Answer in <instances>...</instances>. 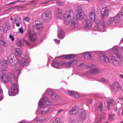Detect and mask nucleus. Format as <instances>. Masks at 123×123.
<instances>
[{"instance_id": "f257e3e1", "label": "nucleus", "mask_w": 123, "mask_h": 123, "mask_svg": "<svg viewBox=\"0 0 123 123\" xmlns=\"http://www.w3.org/2000/svg\"><path fill=\"white\" fill-rule=\"evenodd\" d=\"M42 23L40 22L39 19H37L33 22L32 25L33 31L30 30L29 31V36L30 38H36L37 37V34L36 32H39L41 31L43 27V25Z\"/></svg>"}, {"instance_id": "f03ea898", "label": "nucleus", "mask_w": 123, "mask_h": 123, "mask_svg": "<svg viewBox=\"0 0 123 123\" xmlns=\"http://www.w3.org/2000/svg\"><path fill=\"white\" fill-rule=\"evenodd\" d=\"M20 60L19 63H20V67H17L16 68L15 71L14 73L12 74V76L15 79H17L19 75L20 74V71L22 68H20L24 67L27 66L28 60L27 59H25L24 58H22L21 57H19Z\"/></svg>"}, {"instance_id": "7ed1b4c3", "label": "nucleus", "mask_w": 123, "mask_h": 123, "mask_svg": "<svg viewBox=\"0 0 123 123\" xmlns=\"http://www.w3.org/2000/svg\"><path fill=\"white\" fill-rule=\"evenodd\" d=\"M64 21L66 25H67L70 23L74 18L75 15L72 13V12L71 10L66 11L64 14Z\"/></svg>"}, {"instance_id": "20e7f679", "label": "nucleus", "mask_w": 123, "mask_h": 123, "mask_svg": "<svg viewBox=\"0 0 123 123\" xmlns=\"http://www.w3.org/2000/svg\"><path fill=\"white\" fill-rule=\"evenodd\" d=\"M51 101L47 98L44 97L39 101L38 105L41 108H43L47 105L50 104Z\"/></svg>"}, {"instance_id": "39448f33", "label": "nucleus", "mask_w": 123, "mask_h": 123, "mask_svg": "<svg viewBox=\"0 0 123 123\" xmlns=\"http://www.w3.org/2000/svg\"><path fill=\"white\" fill-rule=\"evenodd\" d=\"M86 68L87 69L91 70V73H92L95 74L98 73L99 72V69L95 65L93 64L91 65H86Z\"/></svg>"}, {"instance_id": "423d86ee", "label": "nucleus", "mask_w": 123, "mask_h": 123, "mask_svg": "<svg viewBox=\"0 0 123 123\" xmlns=\"http://www.w3.org/2000/svg\"><path fill=\"white\" fill-rule=\"evenodd\" d=\"M76 18L79 20L83 19V12L82 8L80 6H78L77 7L76 11Z\"/></svg>"}, {"instance_id": "0eeeda50", "label": "nucleus", "mask_w": 123, "mask_h": 123, "mask_svg": "<svg viewBox=\"0 0 123 123\" xmlns=\"http://www.w3.org/2000/svg\"><path fill=\"white\" fill-rule=\"evenodd\" d=\"M8 65L6 60H1L0 61V71H6Z\"/></svg>"}, {"instance_id": "6e6552de", "label": "nucleus", "mask_w": 123, "mask_h": 123, "mask_svg": "<svg viewBox=\"0 0 123 123\" xmlns=\"http://www.w3.org/2000/svg\"><path fill=\"white\" fill-rule=\"evenodd\" d=\"M0 76L1 81L4 83L8 82L10 79V78L6 75V72L0 71Z\"/></svg>"}, {"instance_id": "1a4fd4ad", "label": "nucleus", "mask_w": 123, "mask_h": 123, "mask_svg": "<svg viewBox=\"0 0 123 123\" xmlns=\"http://www.w3.org/2000/svg\"><path fill=\"white\" fill-rule=\"evenodd\" d=\"M62 9L61 8H56L54 11L55 15L58 18H62Z\"/></svg>"}, {"instance_id": "9d476101", "label": "nucleus", "mask_w": 123, "mask_h": 123, "mask_svg": "<svg viewBox=\"0 0 123 123\" xmlns=\"http://www.w3.org/2000/svg\"><path fill=\"white\" fill-rule=\"evenodd\" d=\"M18 86L17 82L13 83L11 86V92L13 95H15L18 93Z\"/></svg>"}, {"instance_id": "9b49d317", "label": "nucleus", "mask_w": 123, "mask_h": 123, "mask_svg": "<svg viewBox=\"0 0 123 123\" xmlns=\"http://www.w3.org/2000/svg\"><path fill=\"white\" fill-rule=\"evenodd\" d=\"M86 113L85 111L82 110L80 113L79 119L78 121L79 123H82L85 119Z\"/></svg>"}, {"instance_id": "f8f14e48", "label": "nucleus", "mask_w": 123, "mask_h": 123, "mask_svg": "<svg viewBox=\"0 0 123 123\" xmlns=\"http://www.w3.org/2000/svg\"><path fill=\"white\" fill-rule=\"evenodd\" d=\"M121 89V86L117 82H115L114 83L111 88L112 91L114 92H117L120 90Z\"/></svg>"}, {"instance_id": "ddd939ff", "label": "nucleus", "mask_w": 123, "mask_h": 123, "mask_svg": "<svg viewBox=\"0 0 123 123\" xmlns=\"http://www.w3.org/2000/svg\"><path fill=\"white\" fill-rule=\"evenodd\" d=\"M42 16L44 19L49 20L51 18V12L49 11H46L42 14Z\"/></svg>"}, {"instance_id": "4468645a", "label": "nucleus", "mask_w": 123, "mask_h": 123, "mask_svg": "<svg viewBox=\"0 0 123 123\" xmlns=\"http://www.w3.org/2000/svg\"><path fill=\"white\" fill-rule=\"evenodd\" d=\"M79 107L76 106L73 107L72 109L69 111V113L71 115H77L79 113Z\"/></svg>"}, {"instance_id": "2eb2a0df", "label": "nucleus", "mask_w": 123, "mask_h": 123, "mask_svg": "<svg viewBox=\"0 0 123 123\" xmlns=\"http://www.w3.org/2000/svg\"><path fill=\"white\" fill-rule=\"evenodd\" d=\"M111 62L114 65L117 66L120 65L121 62L120 60H118L114 56H112L111 57Z\"/></svg>"}, {"instance_id": "dca6fc26", "label": "nucleus", "mask_w": 123, "mask_h": 123, "mask_svg": "<svg viewBox=\"0 0 123 123\" xmlns=\"http://www.w3.org/2000/svg\"><path fill=\"white\" fill-rule=\"evenodd\" d=\"M7 61L11 66H12L17 64L18 62L16 58L15 57L13 58H11L10 56L8 57Z\"/></svg>"}, {"instance_id": "f3484780", "label": "nucleus", "mask_w": 123, "mask_h": 123, "mask_svg": "<svg viewBox=\"0 0 123 123\" xmlns=\"http://www.w3.org/2000/svg\"><path fill=\"white\" fill-rule=\"evenodd\" d=\"M94 12V10H93L90 13L89 16V21L93 23L95 22V20L96 15Z\"/></svg>"}, {"instance_id": "a211bd4d", "label": "nucleus", "mask_w": 123, "mask_h": 123, "mask_svg": "<svg viewBox=\"0 0 123 123\" xmlns=\"http://www.w3.org/2000/svg\"><path fill=\"white\" fill-rule=\"evenodd\" d=\"M109 10L105 7L103 8L101 12V16L103 18H107L108 16Z\"/></svg>"}, {"instance_id": "6ab92c4d", "label": "nucleus", "mask_w": 123, "mask_h": 123, "mask_svg": "<svg viewBox=\"0 0 123 123\" xmlns=\"http://www.w3.org/2000/svg\"><path fill=\"white\" fill-rule=\"evenodd\" d=\"M70 20L71 22H70V23H71V25L72 29H75L76 28L78 25L77 21L74 19H74L72 20Z\"/></svg>"}, {"instance_id": "aec40b11", "label": "nucleus", "mask_w": 123, "mask_h": 123, "mask_svg": "<svg viewBox=\"0 0 123 123\" xmlns=\"http://www.w3.org/2000/svg\"><path fill=\"white\" fill-rule=\"evenodd\" d=\"M93 23L90 22V21H88L86 22L85 26L86 31H88L91 30L92 27V24Z\"/></svg>"}, {"instance_id": "412c9836", "label": "nucleus", "mask_w": 123, "mask_h": 123, "mask_svg": "<svg viewBox=\"0 0 123 123\" xmlns=\"http://www.w3.org/2000/svg\"><path fill=\"white\" fill-rule=\"evenodd\" d=\"M67 94L73 97H75L77 98L79 97V94L77 92L73 91H68L67 92Z\"/></svg>"}, {"instance_id": "4be33fe9", "label": "nucleus", "mask_w": 123, "mask_h": 123, "mask_svg": "<svg viewBox=\"0 0 123 123\" xmlns=\"http://www.w3.org/2000/svg\"><path fill=\"white\" fill-rule=\"evenodd\" d=\"M113 49L114 54L116 55L117 58L120 59L122 58V55L118 52V50L117 48H114Z\"/></svg>"}, {"instance_id": "5701e85b", "label": "nucleus", "mask_w": 123, "mask_h": 123, "mask_svg": "<svg viewBox=\"0 0 123 123\" xmlns=\"http://www.w3.org/2000/svg\"><path fill=\"white\" fill-rule=\"evenodd\" d=\"M121 14L118 13L115 17H113L114 23H119L121 21Z\"/></svg>"}, {"instance_id": "b1692460", "label": "nucleus", "mask_w": 123, "mask_h": 123, "mask_svg": "<svg viewBox=\"0 0 123 123\" xmlns=\"http://www.w3.org/2000/svg\"><path fill=\"white\" fill-rule=\"evenodd\" d=\"M100 60L102 62L108 63L109 62V60L107 56L106 55H104L101 57Z\"/></svg>"}, {"instance_id": "393cba45", "label": "nucleus", "mask_w": 123, "mask_h": 123, "mask_svg": "<svg viewBox=\"0 0 123 123\" xmlns=\"http://www.w3.org/2000/svg\"><path fill=\"white\" fill-rule=\"evenodd\" d=\"M95 23H96L95 28L96 30L98 31H100L101 24L99 22V20H97Z\"/></svg>"}, {"instance_id": "a878e982", "label": "nucleus", "mask_w": 123, "mask_h": 123, "mask_svg": "<svg viewBox=\"0 0 123 123\" xmlns=\"http://www.w3.org/2000/svg\"><path fill=\"white\" fill-rule=\"evenodd\" d=\"M14 52L15 54L18 56H20L21 55V50L19 48H15L14 49Z\"/></svg>"}, {"instance_id": "bb28decb", "label": "nucleus", "mask_w": 123, "mask_h": 123, "mask_svg": "<svg viewBox=\"0 0 123 123\" xmlns=\"http://www.w3.org/2000/svg\"><path fill=\"white\" fill-rule=\"evenodd\" d=\"M22 20L20 18L18 17H16L13 19L12 23L15 24V22L17 23H21Z\"/></svg>"}, {"instance_id": "cd10ccee", "label": "nucleus", "mask_w": 123, "mask_h": 123, "mask_svg": "<svg viewBox=\"0 0 123 123\" xmlns=\"http://www.w3.org/2000/svg\"><path fill=\"white\" fill-rule=\"evenodd\" d=\"M52 64L53 67L56 68H58L60 66L59 63L57 61L53 62Z\"/></svg>"}, {"instance_id": "c85d7f7f", "label": "nucleus", "mask_w": 123, "mask_h": 123, "mask_svg": "<svg viewBox=\"0 0 123 123\" xmlns=\"http://www.w3.org/2000/svg\"><path fill=\"white\" fill-rule=\"evenodd\" d=\"M63 58L65 59H69L74 58L75 55L73 54H70L67 55H63Z\"/></svg>"}, {"instance_id": "c756f323", "label": "nucleus", "mask_w": 123, "mask_h": 123, "mask_svg": "<svg viewBox=\"0 0 123 123\" xmlns=\"http://www.w3.org/2000/svg\"><path fill=\"white\" fill-rule=\"evenodd\" d=\"M84 58L86 59H90L92 58L91 54L89 52H87L84 55Z\"/></svg>"}, {"instance_id": "7c9ffc66", "label": "nucleus", "mask_w": 123, "mask_h": 123, "mask_svg": "<svg viewBox=\"0 0 123 123\" xmlns=\"http://www.w3.org/2000/svg\"><path fill=\"white\" fill-rule=\"evenodd\" d=\"M49 108L48 107H46L44 109L42 110L41 111V114L43 115L45 114L48 112Z\"/></svg>"}, {"instance_id": "2f4dec72", "label": "nucleus", "mask_w": 123, "mask_h": 123, "mask_svg": "<svg viewBox=\"0 0 123 123\" xmlns=\"http://www.w3.org/2000/svg\"><path fill=\"white\" fill-rule=\"evenodd\" d=\"M58 38H63L64 37V34L62 30H60V32L58 33Z\"/></svg>"}, {"instance_id": "473e14b6", "label": "nucleus", "mask_w": 123, "mask_h": 123, "mask_svg": "<svg viewBox=\"0 0 123 123\" xmlns=\"http://www.w3.org/2000/svg\"><path fill=\"white\" fill-rule=\"evenodd\" d=\"M21 39V40L20 39L17 40V44L18 46H21L23 45L24 43L23 40L22 39Z\"/></svg>"}, {"instance_id": "72a5a7b5", "label": "nucleus", "mask_w": 123, "mask_h": 123, "mask_svg": "<svg viewBox=\"0 0 123 123\" xmlns=\"http://www.w3.org/2000/svg\"><path fill=\"white\" fill-rule=\"evenodd\" d=\"M107 22L108 24H113L114 22V17H111L109 18L107 20Z\"/></svg>"}, {"instance_id": "f704fd0d", "label": "nucleus", "mask_w": 123, "mask_h": 123, "mask_svg": "<svg viewBox=\"0 0 123 123\" xmlns=\"http://www.w3.org/2000/svg\"><path fill=\"white\" fill-rule=\"evenodd\" d=\"M10 26H9L8 25L6 24L4 26V27L3 28L4 29V32L5 33H6L8 30L10 29Z\"/></svg>"}, {"instance_id": "c9c22d12", "label": "nucleus", "mask_w": 123, "mask_h": 123, "mask_svg": "<svg viewBox=\"0 0 123 123\" xmlns=\"http://www.w3.org/2000/svg\"><path fill=\"white\" fill-rule=\"evenodd\" d=\"M50 96L51 98L54 99H57L58 98L57 94L55 93H53Z\"/></svg>"}, {"instance_id": "e433bc0d", "label": "nucleus", "mask_w": 123, "mask_h": 123, "mask_svg": "<svg viewBox=\"0 0 123 123\" xmlns=\"http://www.w3.org/2000/svg\"><path fill=\"white\" fill-rule=\"evenodd\" d=\"M45 93H47L48 95L50 96L53 93V91L50 89H48L46 91Z\"/></svg>"}, {"instance_id": "4c0bfd02", "label": "nucleus", "mask_w": 123, "mask_h": 123, "mask_svg": "<svg viewBox=\"0 0 123 123\" xmlns=\"http://www.w3.org/2000/svg\"><path fill=\"white\" fill-rule=\"evenodd\" d=\"M45 119L43 117H38L35 119L37 121H39L41 122L44 121Z\"/></svg>"}, {"instance_id": "58836bf2", "label": "nucleus", "mask_w": 123, "mask_h": 123, "mask_svg": "<svg viewBox=\"0 0 123 123\" xmlns=\"http://www.w3.org/2000/svg\"><path fill=\"white\" fill-rule=\"evenodd\" d=\"M115 117V115L114 114H110L109 117V119L110 121L113 120L114 119Z\"/></svg>"}, {"instance_id": "ea45409f", "label": "nucleus", "mask_w": 123, "mask_h": 123, "mask_svg": "<svg viewBox=\"0 0 123 123\" xmlns=\"http://www.w3.org/2000/svg\"><path fill=\"white\" fill-rule=\"evenodd\" d=\"M0 44L3 46L6 47L7 46V44L3 40H1L0 41Z\"/></svg>"}, {"instance_id": "a19ab883", "label": "nucleus", "mask_w": 123, "mask_h": 123, "mask_svg": "<svg viewBox=\"0 0 123 123\" xmlns=\"http://www.w3.org/2000/svg\"><path fill=\"white\" fill-rule=\"evenodd\" d=\"M66 62L64 61H61L59 62L60 66L66 67Z\"/></svg>"}, {"instance_id": "79ce46f5", "label": "nucleus", "mask_w": 123, "mask_h": 123, "mask_svg": "<svg viewBox=\"0 0 123 123\" xmlns=\"http://www.w3.org/2000/svg\"><path fill=\"white\" fill-rule=\"evenodd\" d=\"M70 62H71V65L72 67L75 66L76 65L77 63V62L76 60L71 61Z\"/></svg>"}, {"instance_id": "37998d69", "label": "nucleus", "mask_w": 123, "mask_h": 123, "mask_svg": "<svg viewBox=\"0 0 123 123\" xmlns=\"http://www.w3.org/2000/svg\"><path fill=\"white\" fill-rule=\"evenodd\" d=\"M71 63V62L70 61L68 62H66V67L68 68L70 67L71 66H72Z\"/></svg>"}, {"instance_id": "c03bdc74", "label": "nucleus", "mask_w": 123, "mask_h": 123, "mask_svg": "<svg viewBox=\"0 0 123 123\" xmlns=\"http://www.w3.org/2000/svg\"><path fill=\"white\" fill-rule=\"evenodd\" d=\"M105 114L104 113H103L101 114V116L100 117V120L101 121V120L102 119L104 118L105 117Z\"/></svg>"}, {"instance_id": "a18cd8bd", "label": "nucleus", "mask_w": 123, "mask_h": 123, "mask_svg": "<svg viewBox=\"0 0 123 123\" xmlns=\"http://www.w3.org/2000/svg\"><path fill=\"white\" fill-rule=\"evenodd\" d=\"M53 123H60V119L58 118H56L53 121Z\"/></svg>"}, {"instance_id": "49530a36", "label": "nucleus", "mask_w": 123, "mask_h": 123, "mask_svg": "<svg viewBox=\"0 0 123 123\" xmlns=\"http://www.w3.org/2000/svg\"><path fill=\"white\" fill-rule=\"evenodd\" d=\"M107 108L108 110H109L110 109V106L111 104L112 105L113 103V102H110L109 101H108L107 102Z\"/></svg>"}, {"instance_id": "de8ad7c7", "label": "nucleus", "mask_w": 123, "mask_h": 123, "mask_svg": "<svg viewBox=\"0 0 123 123\" xmlns=\"http://www.w3.org/2000/svg\"><path fill=\"white\" fill-rule=\"evenodd\" d=\"M25 1V0H18L17 1H15L12 2L10 3L9 4H11L18 2H24Z\"/></svg>"}, {"instance_id": "09e8293b", "label": "nucleus", "mask_w": 123, "mask_h": 123, "mask_svg": "<svg viewBox=\"0 0 123 123\" xmlns=\"http://www.w3.org/2000/svg\"><path fill=\"white\" fill-rule=\"evenodd\" d=\"M65 2L64 1H63L62 2H60L59 1H57L56 2L57 5H63L65 4Z\"/></svg>"}, {"instance_id": "8fccbe9b", "label": "nucleus", "mask_w": 123, "mask_h": 123, "mask_svg": "<svg viewBox=\"0 0 123 123\" xmlns=\"http://www.w3.org/2000/svg\"><path fill=\"white\" fill-rule=\"evenodd\" d=\"M98 108L99 110L100 111H101L102 110L103 108V105L101 103H100Z\"/></svg>"}, {"instance_id": "3c124183", "label": "nucleus", "mask_w": 123, "mask_h": 123, "mask_svg": "<svg viewBox=\"0 0 123 123\" xmlns=\"http://www.w3.org/2000/svg\"><path fill=\"white\" fill-rule=\"evenodd\" d=\"M101 80L102 81L105 83H107L108 82L109 80L108 79H105L104 78H103L101 79Z\"/></svg>"}, {"instance_id": "603ef678", "label": "nucleus", "mask_w": 123, "mask_h": 123, "mask_svg": "<svg viewBox=\"0 0 123 123\" xmlns=\"http://www.w3.org/2000/svg\"><path fill=\"white\" fill-rule=\"evenodd\" d=\"M19 32L21 34H23L24 32V29L23 28H19Z\"/></svg>"}, {"instance_id": "864d4df0", "label": "nucleus", "mask_w": 123, "mask_h": 123, "mask_svg": "<svg viewBox=\"0 0 123 123\" xmlns=\"http://www.w3.org/2000/svg\"><path fill=\"white\" fill-rule=\"evenodd\" d=\"M83 19L85 20L87 22L88 20H89L88 19V18L87 16L86 15H84L83 16Z\"/></svg>"}, {"instance_id": "5fc2aeb1", "label": "nucleus", "mask_w": 123, "mask_h": 123, "mask_svg": "<svg viewBox=\"0 0 123 123\" xmlns=\"http://www.w3.org/2000/svg\"><path fill=\"white\" fill-rule=\"evenodd\" d=\"M119 14H121V16H123V7H121V9L120 13Z\"/></svg>"}, {"instance_id": "6e6d98bb", "label": "nucleus", "mask_w": 123, "mask_h": 123, "mask_svg": "<svg viewBox=\"0 0 123 123\" xmlns=\"http://www.w3.org/2000/svg\"><path fill=\"white\" fill-rule=\"evenodd\" d=\"M69 122L70 123H74L75 122V120L73 119H70L69 120Z\"/></svg>"}, {"instance_id": "4d7b16f0", "label": "nucleus", "mask_w": 123, "mask_h": 123, "mask_svg": "<svg viewBox=\"0 0 123 123\" xmlns=\"http://www.w3.org/2000/svg\"><path fill=\"white\" fill-rule=\"evenodd\" d=\"M24 20H25L26 22H29L30 20V18L28 17H27L26 18H24Z\"/></svg>"}, {"instance_id": "13d9d810", "label": "nucleus", "mask_w": 123, "mask_h": 123, "mask_svg": "<svg viewBox=\"0 0 123 123\" xmlns=\"http://www.w3.org/2000/svg\"><path fill=\"white\" fill-rule=\"evenodd\" d=\"M3 92L2 90L1 89V88L0 87V95H2L3 94Z\"/></svg>"}, {"instance_id": "bf43d9fd", "label": "nucleus", "mask_w": 123, "mask_h": 123, "mask_svg": "<svg viewBox=\"0 0 123 123\" xmlns=\"http://www.w3.org/2000/svg\"><path fill=\"white\" fill-rule=\"evenodd\" d=\"M54 41L58 43L60 41L57 40V39H54Z\"/></svg>"}, {"instance_id": "052dcab7", "label": "nucleus", "mask_w": 123, "mask_h": 123, "mask_svg": "<svg viewBox=\"0 0 123 123\" xmlns=\"http://www.w3.org/2000/svg\"><path fill=\"white\" fill-rule=\"evenodd\" d=\"M119 75L120 78L123 80V75L122 74H120Z\"/></svg>"}, {"instance_id": "680f3d73", "label": "nucleus", "mask_w": 123, "mask_h": 123, "mask_svg": "<svg viewBox=\"0 0 123 123\" xmlns=\"http://www.w3.org/2000/svg\"><path fill=\"white\" fill-rule=\"evenodd\" d=\"M36 39H30V41L32 42H35L36 40Z\"/></svg>"}, {"instance_id": "e2e57ef3", "label": "nucleus", "mask_w": 123, "mask_h": 123, "mask_svg": "<svg viewBox=\"0 0 123 123\" xmlns=\"http://www.w3.org/2000/svg\"><path fill=\"white\" fill-rule=\"evenodd\" d=\"M21 23H17L16 24V26L18 27H19L20 26V24H21Z\"/></svg>"}, {"instance_id": "0e129e2a", "label": "nucleus", "mask_w": 123, "mask_h": 123, "mask_svg": "<svg viewBox=\"0 0 123 123\" xmlns=\"http://www.w3.org/2000/svg\"><path fill=\"white\" fill-rule=\"evenodd\" d=\"M3 28L2 26H0V32L2 31L3 29Z\"/></svg>"}, {"instance_id": "69168bd1", "label": "nucleus", "mask_w": 123, "mask_h": 123, "mask_svg": "<svg viewBox=\"0 0 123 123\" xmlns=\"http://www.w3.org/2000/svg\"><path fill=\"white\" fill-rule=\"evenodd\" d=\"M88 103H90L91 104H92V100H89L88 101Z\"/></svg>"}, {"instance_id": "338daca9", "label": "nucleus", "mask_w": 123, "mask_h": 123, "mask_svg": "<svg viewBox=\"0 0 123 123\" xmlns=\"http://www.w3.org/2000/svg\"><path fill=\"white\" fill-rule=\"evenodd\" d=\"M20 123H28L26 121H23L21 122Z\"/></svg>"}, {"instance_id": "774afa93", "label": "nucleus", "mask_w": 123, "mask_h": 123, "mask_svg": "<svg viewBox=\"0 0 123 123\" xmlns=\"http://www.w3.org/2000/svg\"><path fill=\"white\" fill-rule=\"evenodd\" d=\"M5 52V50L4 49H2L0 51V53L2 54H3Z\"/></svg>"}]
</instances>
